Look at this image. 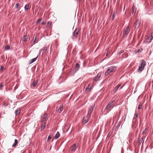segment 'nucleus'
I'll return each instance as SVG.
<instances>
[{
    "label": "nucleus",
    "instance_id": "1",
    "mask_svg": "<svg viewBox=\"0 0 153 153\" xmlns=\"http://www.w3.org/2000/svg\"><path fill=\"white\" fill-rule=\"evenodd\" d=\"M116 68V67L115 66H111L109 67L107 70L105 72V76H107L108 74H109L110 73L113 72Z\"/></svg>",
    "mask_w": 153,
    "mask_h": 153
},
{
    "label": "nucleus",
    "instance_id": "16",
    "mask_svg": "<svg viewBox=\"0 0 153 153\" xmlns=\"http://www.w3.org/2000/svg\"><path fill=\"white\" fill-rule=\"evenodd\" d=\"M91 86L90 85H89L87 87L85 90V91L88 92L91 89Z\"/></svg>",
    "mask_w": 153,
    "mask_h": 153
},
{
    "label": "nucleus",
    "instance_id": "14",
    "mask_svg": "<svg viewBox=\"0 0 153 153\" xmlns=\"http://www.w3.org/2000/svg\"><path fill=\"white\" fill-rule=\"evenodd\" d=\"M79 33V30L76 29L73 33V35L74 36L76 37Z\"/></svg>",
    "mask_w": 153,
    "mask_h": 153
},
{
    "label": "nucleus",
    "instance_id": "24",
    "mask_svg": "<svg viewBox=\"0 0 153 153\" xmlns=\"http://www.w3.org/2000/svg\"><path fill=\"white\" fill-rule=\"evenodd\" d=\"M46 126V124L45 123H44L42 124L41 127V130H44V129L45 128Z\"/></svg>",
    "mask_w": 153,
    "mask_h": 153
},
{
    "label": "nucleus",
    "instance_id": "27",
    "mask_svg": "<svg viewBox=\"0 0 153 153\" xmlns=\"http://www.w3.org/2000/svg\"><path fill=\"white\" fill-rule=\"evenodd\" d=\"M42 19L41 18L39 19H38V20L36 22V24H38L41 21Z\"/></svg>",
    "mask_w": 153,
    "mask_h": 153
},
{
    "label": "nucleus",
    "instance_id": "13",
    "mask_svg": "<svg viewBox=\"0 0 153 153\" xmlns=\"http://www.w3.org/2000/svg\"><path fill=\"white\" fill-rule=\"evenodd\" d=\"M47 114L45 113L44 114L43 116V117H42V121H44L45 120L47 119Z\"/></svg>",
    "mask_w": 153,
    "mask_h": 153
},
{
    "label": "nucleus",
    "instance_id": "43",
    "mask_svg": "<svg viewBox=\"0 0 153 153\" xmlns=\"http://www.w3.org/2000/svg\"><path fill=\"white\" fill-rule=\"evenodd\" d=\"M122 88V87H121V88Z\"/></svg>",
    "mask_w": 153,
    "mask_h": 153
},
{
    "label": "nucleus",
    "instance_id": "39",
    "mask_svg": "<svg viewBox=\"0 0 153 153\" xmlns=\"http://www.w3.org/2000/svg\"><path fill=\"white\" fill-rule=\"evenodd\" d=\"M123 51L122 50H121L120 51V53H119V55H120L121 53H123Z\"/></svg>",
    "mask_w": 153,
    "mask_h": 153
},
{
    "label": "nucleus",
    "instance_id": "41",
    "mask_svg": "<svg viewBox=\"0 0 153 153\" xmlns=\"http://www.w3.org/2000/svg\"><path fill=\"white\" fill-rule=\"evenodd\" d=\"M151 40L153 39V37H152V36H151Z\"/></svg>",
    "mask_w": 153,
    "mask_h": 153
},
{
    "label": "nucleus",
    "instance_id": "2",
    "mask_svg": "<svg viewBox=\"0 0 153 153\" xmlns=\"http://www.w3.org/2000/svg\"><path fill=\"white\" fill-rule=\"evenodd\" d=\"M142 62L140 65L138 69V72H141L142 71L144 68V67L146 65V62L143 60H142Z\"/></svg>",
    "mask_w": 153,
    "mask_h": 153
},
{
    "label": "nucleus",
    "instance_id": "19",
    "mask_svg": "<svg viewBox=\"0 0 153 153\" xmlns=\"http://www.w3.org/2000/svg\"><path fill=\"white\" fill-rule=\"evenodd\" d=\"M18 143V140L16 139H15V142L13 144L12 146V147H16Z\"/></svg>",
    "mask_w": 153,
    "mask_h": 153
},
{
    "label": "nucleus",
    "instance_id": "10",
    "mask_svg": "<svg viewBox=\"0 0 153 153\" xmlns=\"http://www.w3.org/2000/svg\"><path fill=\"white\" fill-rule=\"evenodd\" d=\"M76 144L73 145L71 148V150L72 152H74L76 151Z\"/></svg>",
    "mask_w": 153,
    "mask_h": 153
},
{
    "label": "nucleus",
    "instance_id": "12",
    "mask_svg": "<svg viewBox=\"0 0 153 153\" xmlns=\"http://www.w3.org/2000/svg\"><path fill=\"white\" fill-rule=\"evenodd\" d=\"M63 105H61L59 108L57 110V112L59 113H60L63 110Z\"/></svg>",
    "mask_w": 153,
    "mask_h": 153
},
{
    "label": "nucleus",
    "instance_id": "31",
    "mask_svg": "<svg viewBox=\"0 0 153 153\" xmlns=\"http://www.w3.org/2000/svg\"><path fill=\"white\" fill-rule=\"evenodd\" d=\"M27 39V37L26 36H24L23 38V41H26V39Z\"/></svg>",
    "mask_w": 153,
    "mask_h": 153
},
{
    "label": "nucleus",
    "instance_id": "22",
    "mask_svg": "<svg viewBox=\"0 0 153 153\" xmlns=\"http://www.w3.org/2000/svg\"><path fill=\"white\" fill-rule=\"evenodd\" d=\"M21 110L19 109H17L15 111V114L16 115H17L18 114H19Z\"/></svg>",
    "mask_w": 153,
    "mask_h": 153
},
{
    "label": "nucleus",
    "instance_id": "26",
    "mask_svg": "<svg viewBox=\"0 0 153 153\" xmlns=\"http://www.w3.org/2000/svg\"><path fill=\"white\" fill-rule=\"evenodd\" d=\"M52 134H51L48 137V139L47 140L48 141H49L50 140L51 138V137H52Z\"/></svg>",
    "mask_w": 153,
    "mask_h": 153
},
{
    "label": "nucleus",
    "instance_id": "30",
    "mask_svg": "<svg viewBox=\"0 0 153 153\" xmlns=\"http://www.w3.org/2000/svg\"><path fill=\"white\" fill-rule=\"evenodd\" d=\"M10 46H9L8 45H7L5 46V48L6 50H9L10 48Z\"/></svg>",
    "mask_w": 153,
    "mask_h": 153
},
{
    "label": "nucleus",
    "instance_id": "23",
    "mask_svg": "<svg viewBox=\"0 0 153 153\" xmlns=\"http://www.w3.org/2000/svg\"><path fill=\"white\" fill-rule=\"evenodd\" d=\"M38 38V36L37 35H36L35 36V39L33 42L34 44H35L37 42Z\"/></svg>",
    "mask_w": 153,
    "mask_h": 153
},
{
    "label": "nucleus",
    "instance_id": "29",
    "mask_svg": "<svg viewBox=\"0 0 153 153\" xmlns=\"http://www.w3.org/2000/svg\"><path fill=\"white\" fill-rule=\"evenodd\" d=\"M51 23H52V22H48V23H47V27H50L51 25Z\"/></svg>",
    "mask_w": 153,
    "mask_h": 153
},
{
    "label": "nucleus",
    "instance_id": "35",
    "mask_svg": "<svg viewBox=\"0 0 153 153\" xmlns=\"http://www.w3.org/2000/svg\"><path fill=\"white\" fill-rule=\"evenodd\" d=\"M19 6V3L16 4L15 6V8H17Z\"/></svg>",
    "mask_w": 153,
    "mask_h": 153
},
{
    "label": "nucleus",
    "instance_id": "8",
    "mask_svg": "<svg viewBox=\"0 0 153 153\" xmlns=\"http://www.w3.org/2000/svg\"><path fill=\"white\" fill-rule=\"evenodd\" d=\"M38 83L37 80L34 81L30 85L31 88H35Z\"/></svg>",
    "mask_w": 153,
    "mask_h": 153
},
{
    "label": "nucleus",
    "instance_id": "44",
    "mask_svg": "<svg viewBox=\"0 0 153 153\" xmlns=\"http://www.w3.org/2000/svg\"><path fill=\"white\" fill-rule=\"evenodd\" d=\"M1 116V114H0V116Z\"/></svg>",
    "mask_w": 153,
    "mask_h": 153
},
{
    "label": "nucleus",
    "instance_id": "25",
    "mask_svg": "<svg viewBox=\"0 0 153 153\" xmlns=\"http://www.w3.org/2000/svg\"><path fill=\"white\" fill-rule=\"evenodd\" d=\"M136 10V8H135V6L134 5H133V7H132V12H133V13H134L135 12Z\"/></svg>",
    "mask_w": 153,
    "mask_h": 153
},
{
    "label": "nucleus",
    "instance_id": "40",
    "mask_svg": "<svg viewBox=\"0 0 153 153\" xmlns=\"http://www.w3.org/2000/svg\"><path fill=\"white\" fill-rule=\"evenodd\" d=\"M3 86V85L2 84H0V89H1V88Z\"/></svg>",
    "mask_w": 153,
    "mask_h": 153
},
{
    "label": "nucleus",
    "instance_id": "11",
    "mask_svg": "<svg viewBox=\"0 0 153 153\" xmlns=\"http://www.w3.org/2000/svg\"><path fill=\"white\" fill-rule=\"evenodd\" d=\"M47 48L46 47H45L43 49H41V50L40 51V54L42 52V55L44 53H45L46 51H47Z\"/></svg>",
    "mask_w": 153,
    "mask_h": 153
},
{
    "label": "nucleus",
    "instance_id": "33",
    "mask_svg": "<svg viewBox=\"0 0 153 153\" xmlns=\"http://www.w3.org/2000/svg\"><path fill=\"white\" fill-rule=\"evenodd\" d=\"M147 132V130L146 128L145 130H144L143 131V134H145Z\"/></svg>",
    "mask_w": 153,
    "mask_h": 153
},
{
    "label": "nucleus",
    "instance_id": "37",
    "mask_svg": "<svg viewBox=\"0 0 153 153\" xmlns=\"http://www.w3.org/2000/svg\"><path fill=\"white\" fill-rule=\"evenodd\" d=\"M4 68V66H2L1 68H0V71H2L3 69Z\"/></svg>",
    "mask_w": 153,
    "mask_h": 153
},
{
    "label": "nucleus",
    "instance_id": "28",
    "mask_svg": "<svg viewBox=\"0 0 153 153\" xmlns=\"http://www.w3.org/2000/svg\"><path fill=\"white\" fill-rule=\"evenodd\" d=\"M142 103H140L139 105L138 108L139 109H140L142 108Z\"/></svg>",
    "mask_w": 153,
    "mask_h": 153
},
{
    "label": "nucleus",
    "instance_id": "20",
    "mask_svg": "<svg viewBox=\"0 0 153 153\" xmlns=\"http://www.w3.org/2000/svg\"><path fill=\"white\" fill-rule=\"evenodd\" d=\"M30 8L29 4H26L25 7V10L26 11L28 10Z\"/></svg>",
    "mask_w": 153,
    "mask_h": 153
},
{
    "label": "nucleus",
    "instance_id": "32",
    "mask_svg": "<svg viewBox=\"0 0 153 153\" xmlns=\"http://www.w3.org/2000/svg\"><path fill=\"white\" fill-rule=\"evenodd\" d=\"M120 85H120L116 87L115 88V89L116 91L119 88L120 86Z\"/></svg>",
    "mask_w": 153,
    "mask_h": 153
},
{
    "label": "nucleus",
    "instance_id": "38",
    "mask_svg": "<svg viewBox=\"0 0 153 153\" xmlns=\"http://www.w3.org/2000/svg\"><path fill=\"white\" fill-rule=\"evenodd\" d=\"M138 116V114L137 113H136L135 114V117H137Z\"/></svg>",
    "mask_w": 153,
    "mask_h": 153
},
{
    "label": "nucleus",
    "instance_id": "5",
    "mask_svg": "<svg viewBox=\"0 0 153 153\" xmlns=\"http://www.w3.org/2000/svg\"><path fill=\"white\" fill-rule=\"evenodd\" d=\"M90 116H88L83 118L82 122L83 124H85L87 123L89 120Z\"/></svg>",
    "mask_w": 153,
    "mask_h": 153
},
{
    "label": "nucleus",
    "instance_id": "3",
    "mask_svg": "<svg viewBox=\"0 0 153 153\" xmlns=\"http://www.w3.org/2000/svg\"><path fill=\"white\" fill-rule=\"evenodd\" d=\"M130 28L129 26H127L125 28L123 34V36L126 37L127 36L130 32Z\"/></svg>",
    "mask_w": 153,
    "mask_h": 153
},
{
    "label": "nucleus",
    "instance_id": "15",
    "mask_svg": "<svg viewBox=\"0 0 153 153\" xmlns=\"http://www.w3.org/2000/svg\"><path fill=\"white\" fill-rule=\"evenodd\" d=\"M80 67V65L78 63H76V66L75 68V70L76 71H77L79 70Z\"/></svg>",
    "mask_w": 153,
    "mask_h": 153
},
{
    "label": "nucleus",
    "instance_id": "21",
    "mask_svg": "<svg viewBox=\"0 0 153 153\" xmlns=\"http://www.w3.org/2000/svg\"><path fill=\"white\" fill-rule=\"evenodd\" d=\"M60 136V134L59 133L58 131H57L55 135V138L56 139H57Z\"/></svg>",
    "mask_w": 153,
    "mask_h": 153
},
{
    "label": "nucleus",
    "instance_id": "6",
    "mask_svg": "<svg viewBox=\"0 0 153 153\" xmlns=\"http://www.w3.org/2000/svg\"><path fill=\"white\" fill-rule=\"evenodd\" d=\"M140 21L139 20H138L135 22L134 27L135 28H138L140 26Z\"/></svg>",
    "mask_w": 153,
    "mask_h": 153
},
{
    "label": "nucleus",
    "instance_id": "9",
    "mask_svg": "<svg viewBox=\"0 0 153 153\" xmlns=\"http://www.w3.org/2000/svg\"><path fill=\"white\" fill-rule=\"evenodd\" d=\"M95 105H94L92 106L90 108L89 111H88V115H89V116L91 114V113L94 109Z\"/></svg>",
    "mask_w": 153,
    "mask_h": 153
},
{
    "label": "nucleus",
    "instance_id": "36",
    "mask_svg": "<svg viewBox=\"0 0 153 153\" xmlns=\"http://www.w3.org/2000/svg\"><path fill=\"white\" fill-rule=\"evenodd\" d=\"M46 22V21H45V20L43 21V22H42V25H43L45 24Z\"/></svg>",
    "mask_w": 153,
    "mask_h": 153
},
{
    "label": "nucleus",
    "instance_id": "42",
    "mask_svg": "<svg viewBox=\"0 0 153 153\" xmlns=\"http://www.w3.org/2000/svg\"><path fill=\"white\" fill-rule=\"evenodd\" d=\"M114 16L113 15V19L114 18Z\"/></svg>",
    "mask_w": 153,
    "mask_h": 153
},
{
    "label": "nucleus",
    "instance_id": "17",
    "mask_svg": "<svg viewBox=\"0 0 153 153\" xmlns=\"http://www.w3.org/2000/svg\"><path fill=\"white\" fill-rule=\"evenodd\" d=\"M37 58H38V56H37L35 58L32 59L31 60H30V64H31L32 63L34 62L35 61L37 60Z\"/></svg>",
    "mask_w": 153,
    "mask_h": 153
},
{
    "label": "nucleus",
    "instance_id": "7",
    "mask_svg": "<svg viewBox=\"0 0 153 153\" xmlns=\"http://www.w3.org/2000/svg\"><path fill=\"white\" fill-rule=\"evenodd\" d=\"M101 74H102V72H100L99 73L97 74V75L94 77V80L96 81H97V80H98L99 79V78L101 76Z\"/></svg>",
    "mask_w": 153,
    "mask_h": 153
},
{
    "label": "nucleus",
    "instance_id": "34",
    "mask_svg": "<svg viewBox=\"0 0 153 153\" xmlns=\"http://www.w3.org/2000/svg\"><path fill=\"white\" fill-rule=\"evenodd\" d=\"M143 138H141L139 140V143H140L142 142L143 141Z\"/></svg>",
    "mask_w": 153,
    "mask_h": 153
},
{
    "label": "nucleus",
    "instance_id": "18",
    "mask_svg": "<svg viewBox=\"0 0 153 153\" xmlns=\"http://www.w3.org/2000/svg\"><path fill=\"white\" fill-rule=\"evenodd\" d=\"M18 143V140L16 139H15V142L13 144L12 146V147H16Z\"/></svg>",
    "mask_w": 153,
    "mask_h": 153
},
{
    "label": "nucleus",
    "instance_id": "4",
    "mask_svg": "<svg viewBox=\"0 0 153 153\" xmlns=\"http://www.w3.org/2000/svg\"><path fill=\"white\" fill-rule=\"evenodd\" d=\"M114 105V102L113 101L111 102H110L106 108V109L108 111H109L111 110L110 108H111L112 106Z\"/></svg>",
    "mask_w": 153,
    "mask_h": 153
}]
</instances>
